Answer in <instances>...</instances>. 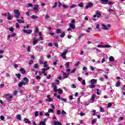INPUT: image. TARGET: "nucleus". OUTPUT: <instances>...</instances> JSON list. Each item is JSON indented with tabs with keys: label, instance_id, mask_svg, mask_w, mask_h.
<instances>
[{
	"label": "nucleus",
	"instance_id": "obj_1",
	"mask_svg": "<svg viewBox=\"0 0 125 125\" xmlns=\"http://www.w3.org/2000/svg\"><path fill=\"white\" fill-rule=\"evenodd\" d=\"M67 53H68V49H64L63 53L61 54V57H62L63 59H66V58H67L66 56Z\"/></svg>",
	"mask_w": 125,
	"mask_h": 125
},
{
	"label": "nucleus",
	"instance_id": "obj_2",
	"mask_svg": "<svg viewBox=\"0 0 125 125\" xmlns=\"http://www.w3.org/2000/svg\"><path fill=\"white\" fill-rule=\"evenodd\" d=\"M14 13H15V17L16 18H19V16H20L19 10L16 9L14 10Z\"/></svg>",
	"mask_w": 125,
	"mask_h": 125
},
{
	"label": "nucleus",
	"instance_id": "obj_3",
	"mask_svg": "<svg viewBox=\"0 0 125 125\" xmlns=\"http://www.w3.org/2000/svg\"><path fill=\"white\" fill-rule=\"evenodd\" d=\"M111 27V25L110 24H108L107 25L103 24L102 25V29L103 30H109V28Z\"/></svg>",
	"mask_w": 125,
	"mask_h": 125
},
{
	"label": "nucleus",
	"instance_id": "obj_4",
	"mask_svg": "<svg viewBox=\"0 0 125 125\" xmlns=\"http://www.w3.org/2000/svg\"><path fill=\"white\" fill-rule=\"evenodd\" d=\"M3 97H4V98H5V99H6V100H10V99L13 98V97H12V96H11V95H9V94L4 95L3 96Z\"/></svg>",
	"mask_w": 125,
	"mask_h": 125
},
{
	"label": "nucleus",
	"instance_id": "obj_5",
	"mask_svg": "<svg viewBox=\"0 0 125 125\" xmlns=\"http://www.w3.org/2000/svg\"><path fill=\"white\" fill-rule=\"evenodd\" d=\"M92 6H93V3L89 2L85 6V9H88V8H89L90 7H92Z\"/></svg>",
	"mask_w": 125,
	"mask_h": 125
},
{
	"label": "nucleus",
	"instance_id": "obj_6",
	"mask_svg": "<svg viewBox=\"0 0 125 125\" xmlns=\"http://www.w3.org/2000/svg\"><path fill=\"white\" fill-rule=\"evenodd\" d=\"M23 81L24 82V83H25V85H27L29 83V79L27 78V77L23 78Z\"/></svg>",
	"mask_w": 125,
	"mask_h": 125
},
{
	"label": "nucleus",
	"instance_id": "obj_7",
	"mask_svg": "<svg viewBox=\"0 0 125 125\" xmlns=\"http://www.w3.org/2000/svg\"><path fill=\"white\" fill-rule=\"evenodd\" d=\"M13 15H10V13H8L7 19L8 20H12L13 19Z\"/></svg>",
	"mask_w": 125,
	"mask_h": 125
},
{
	"label": "nucleus",
	"instance_id": "obj_8",
	"mask_svg": "<svg viewBox=\"0 0 125 125\" xmlns=\"http://www.w3.org/2000/svg\"><path fill=\"white\" fill-rule=\"evenodd\" d=\"M96 95L95 94L92 95L90 100L91 101V103H94L95 101V97H96Z\"/></svg>",
	"mask_w": 125,
	"mask_h": 125
},
{
	"label": "nucleus",
	"instance_id": "obj_9",
	"mask_svg": "<svg viewBox=\"0 0 125 125\" xmlns=\"http://www.w3.org/2000/svg\"><path fill=\"white\" fill-rule=\"evenodd\" d=\"M108 1L109 0H100V2L101 3H102V4H107Z\"/></svg>",
	"mask_w": 125,
	"mask_h": 125
},
{
	"label": "nucleus",
	"instance_id": "obj_10",
	"mask_svg": "<svg viewBox=\"0 0 125 125\" xmlns=\"http://www.w3.org/2000/svg\"><path fill=\"white\" fill-rule=\"evenodd\" d=\"M22 31L25 34H31L32 32H33L32 30H28L27 31V30L23 29Z\"/></svg>",
	"mask_w": 125,
	"mask_h": 125
},
{
	"label": "nucleus",
	"instance_id": "obj_11",
	"mask_svg": "<svg viewBox=\"0 0 125 125\" xmlns=\"http://www.w3.org/2000/svg\"><path fill=\"white\" fill-rule=\"evenodd\" d=\"M23 85H26V84L24 83V81L20 82L18 83L19 87H21L22 86H23Z\"/></svg>",
	"mask_w": 125,
	"mask_h": 125
},
{
	"label": "nucleus",
	"instance_id": "obj_12",
	"mask_svg": "<svg viewBox=\"0 0 125 125\" xmlns=\"http://www.w3.org/2000/svg\"><path fill=\"white\" fill-rule=\"evenodd\" d=\"M97 47H103V48H105V47L109 48V47H111V46H110V45H106L105 46H103L102 45L98 44L97 46Z\"/></svg>",
	"mask_w": 125,
	"mask_h": 125
},
{
	"label": "nucleus",
	"instance_id": "obj_13",
	"mask_svg": "<svg viewBox=\"0 0 125 125\" xmlns=\"http://www.w3.org/2000/svg\"><path fill=\"white\" fill-rule=\"evenodd\" d=\"M96 15H97V17L98 18H100L101 17V14L99 13V11L97 10L95 12Z\"/></svg>",
	"mask_w": 125,
	"mask_h": 125
},
{
	"label": "nucleus",
	"instance_id": "obj_14",
	"mask_svg": "<svg viewBox=\"0 0 125 125\" xmlns=\"http://www.w3.org/2000/svg\"><path fill=\"white\" fill-rule=\"evenodd\" d=\"M91 84H94V83H97V80L95 79H92L90 81Z\"/></svg>",
	"mask_w": 125,
	"mask_h": 125
},
{
	"label": "nucleus",
	"instance_id": "obj_15",
	"mask_svg": "<svg viewBox=\"0 0 125 125\" xmlns=\"http://www.w3.org/2000/svg\"><path fill=\"white\" fill-rule=\"evenodd\" d=\"M69 26L71 29H73V30H75V29H76V25L73 23H69Z\"/></svg>",
	"mask_w": 125,
	"mask_h": 125
},
{
	"label": "nucleus",
	"instance_id": "obj_16",
	"mask_svg": "<svg viewBox=\"0 0 125 125\" xmlns=\"http://www.w3.org/2000/svg\"><path fill=\"white\" fill-rule=\"evenodd\" d=\"M24 122L25 124H31V121H30V120H29V119L27 118H24Z\"/></svg>",
	"mask_w": 125,
	"mask_h": 125
},
{
	"label": "nucleus",
	"instance_id": "obj_17",
	"mask_svg": "<svg viewBox=\"0 0 125 125\" xmlns=\"http://www.w3.org/2000/svg\"><path fill=\"white\" fill-rule=\"evenodd\" d=\"M54 125H62L61 123H60L59 121H54Z\"/></svg>",
	"mask_w": 125,
	"mask_h": 125
},
{
	"label": "nucleus",
	"instance_id": "obj_18",
	"mask_svg": "<svg viewBox=\"0 0 125 125\" xmlns=\"http://www.w3.org/2000/svg\"><path fill=\"white\" fill-rule=\"evenodd\" d=\"M47 70H49V67L46 68H42V73L43 74H44V73H45V71H47Z\"/></svg>",
	"mask_w": 125,
	"mask_h": 125
},
{
	"label": "nucleus",
	"instance_id": "obj_19",
	"mask_svg": "<svg viewBox=\"0 0 125 125\" xmlns=\"http://www.w3.org/2000/svg\"><path fill=\"white\" fill-rule=\"evenodd\" d=\"M20 71L21 72V74H23V75L26 74V71L24 70V68H21Z\"/></svg>",
	"mask_w": 125,
	"mask_h": 125
},
{
	"label": "nucleus",
	"instance_id": "obj_20",
	"mask_svg": "<svg viewBox=\"0 0 125 125\" xmlns=\"http://www.w3.org/2000/svg\"><path fill=\"white\" fill-rule=\"evenodd\" d=\"M109 60L110 62H114V61H115V59H114V57H113V56H110L109 58Z\"/></svg>",
	"mask_w": 125,
	"mask_h": 125
},
{
	"label": "nucleus",
	"instance_id": "obj_21",
	"mask_svg": "<svg viewBox=\"0 0 125 125\" xmlns=\"http://www.w3.org/2000/svg\"><path fill=\"white\" fill-rule=\"evenodd\" d=\"M39 41H40V39H37V40H35L33 41V44H34V45L37 44V43H38V42H39Z\"/></svg>",
	"mask_w": 125,
	"mask_h": 125
},
{
	"label": "nucleus",
	"instance_id": "obj_22",
	"mask_svg": "<svg viewBox=\"0 0 125 125\" xmlns=\"http://www.w3.org/2000/svg\"><path fill=\"white\" fill-rule=\"evenodd\" d=\"M39 35L40 36L39 41H42L43 40V38H42V33L39 32Z\"/></svg>",
	"mask_w": 125,
	"mask_h": 125
},
{
	"label": "nucleus",
	"instance_id": "obj_23",
	"mask_svg": "<svg viewBox=\"0 0 125 125\" xmlns=\"http://www.w3.org/2000/svg\"><path fill=\"white\" fill-rule=\"evenodd\" d=\"M17 21L19 22V23H24V21H22L20 19L17 18Z\"/></svg>",
	"mask_w": 125,
	"mask_h": 125
},
{
	"label": "nucleus",
	"instance_id": "obj_24",
	"mask_svg": "<svg viewBox=\"0 0 125 125\" xmlns=\"http://www.w3.org/2000/svg\"><path fill=\"white\" fill-rule=\"evenodd\" d=\"M63 77L64 79H67L68 78V75L65 72H63Z\"/></svg>",
	"mask_w": 125,
	"mask_h": 125
},
{
	"label": "nucleus",
	"instance_id": "obj_25",
	"mask_svg": "<svg viewBox=\"0 0 125 125\" xmlns=\"http://www.w3.org/2000/svg\"><path fill=\"white\" fill-rule=\"evenodd\" d=\"M16 118L18 120H19V121H21V115L18 114L16 116Z\"/></svg>",
	"mask_w": 125,
	"mask_h": 125
},
{
	"label": "nucleus",
	"instance_id": "obj_26",
	"mask_svg": "<svg viewBox=\"0 0 125 125\" xmlns=\"http://www.w3.org/2000/svg\"><path fill=\"white\" fill-rule=\"evenodd\" d=\"M62 7H63V8H64V9H67V8H69V6H68L67 5H66L65 4H63Z\"/></svg>",
	"mask_w": 125,
	"mask_h": 125
},
{
	"label": "nucleus",
	"instance_id": "obj_27",
	"mask_svg": "<svg viewBox=\"0 0 125 125\" xmlns=\"http://www.w3.org/2000/svg\"><path fill=\"white\" fill-rule=\"evenodd\" d=\"M56 33L57 34H61V33H62V31H61V29H57Z\"/></svg>",
	"mask_w": 125,
	"mask_h": 125
},
{
	"label": "nucleus",
	"instance_id": "obj_28",
	"mask_svg": "<svg viewBox=\"0 0 125 125\" xmlns=\"http://www.w3.org/2000/svg\"><path fill=\"white\" fill-rule=\"evenodd\" d=\"M39 65L38 63L35 64L34 65V67L35 68V69H39Z\"/></svg>",
	"mask_w": 125,
	"mask_h": 125
},
{
	"label": "nucleus",
	"instance_id": "obj_29",
	"mask_svg": "<svg viewBox=\"0 0 125 125\" xmlns=\"http://www.w3.org/2000/svg\"><path fill=\"white\" fill-rule=\"evenodd\" d=\"M27 51L28 52H31V46L29 45L28 47L26 48Z\"/></svg>",
	"mask_w": 125,
	"mask_h": 125
},
{
	"label": "nucleus",
	"instance_id": "obj_30",
	"mask_svg": "<svg viewBox=\"0 0 125 125\" xmlns=\"http://www.w3.org/2000/svg\"><path fill=\"white\" fill-rule=\"evenodd\" d=\"M121 85V82H117L115 84V86H117V87H119Z\"/></svg>",
	"mask_w": 125,
	"mask_h": 125
},
{
	"label": "nucleus",
	"instance_id": "obj_31",
	"mask_svg": "<svg viewBox=\"0 0 125 125\" xmlns=\"http://www.w3.org/2000/svg\"><path fill=\"white\" fill-rule=\"evenodd\" d=\"M53 44L54 45H55V46H56V47H57V48H58V46H59V45H58V43L56 42H54Z\"/></svg>",
	"mask_w": 125,
	"mask_h": 125
},
{
	"label": "nucleus",
	"instance_id": "obj_32",
	"mask_svg": "<svg viewBox=\"0 0 125 125\" xmlns=\"http://www.w3.org/2000/svg\"><path fill=\"white\" fill-rule=\"evenodd\" d=\"M65 65H66L65 68H66L67 69L69 68L70 67V62H66Z\"/></svg>",
	"mask_w": 125,
	"mask_h": 125
},
{
	"label": "nucleus",
	"instance_id": "obj_33",
	"mask_svg": "<svg viewBox=\"0 0 125 125\" xmlns=\"http://www.w3.org/2000/svg\"><path fill=\"white\" fill-rule=\"evenodd\" d=\"M58 91H59V94H62V93H63V90L61 88L58 89Z\"/></svg>",
	"mask_w": 125,
	"mask_h": 125
},
{
	"label": "nucleus",
	"instance_id": "obj_34",
	"mask_svg": "<svg viewBox=\"0 0 125 125\" xmlns=\"http://www.w3.org/2000/svg\"><path fill=\"white\" fill-rule=\"evenodd\" d=\"M100 112H101L102 113H104V112H105V110L104 109H103V107H100Z\"/></svg>",
	"mask_w": 125,
	"mask_h": 125
},
{
	"label": "nucleus",
	"instance_id": "obj_35",
	"mask_svg": "<svg viewBox=\"0 0 125 125\" xmlns=\"http://www.w3.org/2000/svg\"><path fill=\"white\" fill-rule=\"evenodd\" d=\"M89 87H90V88H94V87H95V85L91 84V85H89Z\"/></svg>",
	"mask_w": 125,
	"mask_h": 125
},
{
	"label": "nucleus",
	"instance_id": "obj_36",
	"mask_svg": "<svg viewBox=\"0 0 125 125\" xmlns=\"http://www.w3.org/2000/svg\"><path fill=\"white\" fill-rule=\"evenodd\" d=\"M33 10H34L35 13H38L39 12V8H33Z\"/></svg>",
	"mask_w": 125,
	"mask_h": 125
},
{
	"label": "nucleus",
	"instance_id": "obj_37",
	"mask_svg": "<svg viewBox=\"0 0 125 125\" xmlns=\"http://www.w3.org/2000/svg\"><path fill=\"white\" fill-rule=\"evenodd\" d=\"M78 6H79V7H83V3L81 2L78 4Z\"/></svg>",
	"mask_w": 125,
	"mask_h": 125
},
{
	"label": "nucleus",
	"instance_id": "obj_38",
	"mask_svg": "<svg viewBox=\"0 0 125 125\" xmlns=\"http://www.w3.org/2000/svg\"><path fill=\"white\" fill-rule=\"evenodd\" d=\"M16 76H17V78H19V80H20V78H21V74H20V73L16 74Z\"/></svg>",
	"mask_w": 125,
	"mask_h": 125
},
{
	"label": "nucleus",
	"instance_id": "obj_39",
	"mask_svg": "<svg viewBox=\"0 0 125 125\" xmlns=\"http://www.w3.org/2000/svg\"><path fill=\"white\" fill-rule=\"evenodd\" d=\"M62 116H64L65 115H67V113H66V112H65V111L64 110H62Z\"/></svg>",
	"mask_w": 125,
	"mask_h": 125
},
{
	"label": "nucleus",
	"instance_id": "obj_40",
	"mask_svg": "<svg viewBox=\"0 0 125 125\" xmlns=\"http://www.w3.org/2000/svg\"><path fill=\"white\" fill-rule=\"evenodd\" d=\"M31 18L32 19H36V18H38V16H35V15H32L31 17Z\"/></svg>",
	"mask_w": 125,
	"mask_h": 125
},
{
	"label": "nucleus",
	"instance_id": "obj_41",
	"mask_svg": "<svg viewBox=\"0 0 125 125\" xmlns=\"http://www.w3.org/2000/svg\"><path fill=\"white\" fill-rule=\"evenodd\" d=\"M57 7V2H55L54 5L52 6V8H56Z\"/></svg>",
	"mask_w": 125,
	"mask_h": 125
},
{
	"label": "nucleus",
	"instance_id": "obj_42",
	"mask_svg": "<svg viewBox=\"0 0 125 125\" xmlns=\"http://www.w3.org/2000/svg\"><path fill=\"white\" fill-rule=\"evenodd\" d=\"M77 7V5L76 4H73L71 6H70V8L72 9V8H75V7Z\"/></svg>",
	"mask_w": 125,
	"mask_h": 125
},
{
	"label": "nucleus",
	"instance_id": "obj_43",
	"mask_svg": "<svg viewBox=\"0 0 125 125\" xmlns=\"http://www.w3.org/2000/svg\"><path fill=\"white\" fill-rule=\"evenodd\" d=\"M108 4H109L110 5H113V4H114L115 3V2L114 1H110V2H108Z\"/></svg>",
	"mask_w": 125,
	"mask_h": 125
},
{
	"label": "nucleus",
	"instance_id": "obj_44",
	"mask_svg": "<svg viewBox=\"0 0 125 125\" xmlns=\"http://www.w3.org/2000/svg\"><path fill=\"white\" fill-rule=\"evenodd\" d=\"M16 27L18 29H20V26L19 25V23H18V22L16 23Z\"/></svg>",
	"mask_w": 125,
	"mask_h": 125
},
{
	"label": "nucleus",
	"instance_id": "obj_45",
	"mask_svg": "<svg viewBox=\"0 0 125 125\" xmlns=\"http://www.w3.org/2000/svg\"><path fill=\"white\" fill-rule=\"evenodd\" d=\"M54 112V110L51 108H50L48 109V113H53Z\"/></svg>",
	"mask_w": 125,
	"mask_h": 125
},
{
	"label": "nucleus",
	"instance_id": "obj_46",
	"mask_svg": "<svg viewBox=\"0 0 125 125\" xmlns=\"http://www.w3.org/2000/svg\"><path fill=\"white\" fill-rule=\"evenodd\" d=\"M57 115H61V110H57Z\"/></svg>",
	"mask_w": 125,
	"mask_h": 125
},
{
	"label": "nucleus",
	"instance_id": "obj_47",
	"mask_svg": "<svg viewBox=\"0 0 125 125\" xmlns=\"http://www.w3.org/2000/svg\"><path fill=\"white\" fill-rule=\"evenodd\" d=\"M18 92V91H17V90H15L13 92V95H14L15 96L17 95Z\"/></svg>",
	"mask_w": 125,
	"mask_h": 125
},
{
	"label": "nucleus",
	"instance_id": "obj_48",
	"mask_svg": "<svg viewBox=\"0 0 125 125\" xmlns=\"http://www.w3.org/2000/svg\"><path fill=\"white\" fill-rule=\"evenodd\" d=\"M62 6H63V4L61 3L60 1H59V3H58V6H59V7H61Z\"/></svg>",
	"mask_w": 125,
	"mask_h": 125
},
{
	"label": "nucleus",
	"instance_id": "obj_49",
	"mask_svg": "<svg viewBox=\"0 0 125 125\" xmlns=\"http://www.w3.org/2000/svg\"><path fill=\"white\" fill-rule=\"evenodd\" d=\"M106 74H109L110 70L108 68H105Z\"/></svg>",
	"mask_w": 125,
	"mask_h": 125
},
{
	"label": "nucleus",
	"instance_id": "obj_50",
	"mask_svg": "<svg viewBox=\"0 0 125 125\" xmlns=\"http://www.w3.org/2000/svg\"><path fill=\"white\" fill-rule=\"evenodd\" d=\"M71 87L72 88H77V86H76V84H72L71 85Z\"/></svg>",
	"mask_w": 125,
	"mask_h": 125
},
{
	"label": "nucleus",
	"instance_id": "obj_51",
	"mask_svg": "<svg viewBox=\"0 0 125 125\" xmlns=\"http://www.w3.org/2000/svg\"><path fill=\"white\" fill-rule=\"evenodd\" d=\"M53 100L51 98H49L48 99H47L46 101H47L48 102H51V101H52Z\"/></svg>",
	"mask_w": 125,
	"mask_h": 125
},
{
	"label": "nucleus",
	"instance_id": "obj_52",
	"mask_svg": "<svg viewBox=\"0 0 125 125\" xmlns=\"http://www.w3.org/2000/svg\"><path fill=\"white\" fill-rule=\"evenodd\" d=\"M65 37V32H62L61 35V38H64Z\"/></svg>",
	"mask_w": 125,
	"mask_h": 125
},
{
	"label": "nucleus",
	"instance_id": "obj_53",
	"mask_svg": "<svg viewBox=\"0 0 125 125\" xmlns=\"http://www.w3.org/2000/svg\"><path fill=\"white\" fill-rule=\"evenodd\" d=\"M96 119H94L92 121V125H93V124H95V123H96Z\"/></svg>",
	"mask_w": 125,
	"mask_h": 125
},
{
	"label": "nucleus",
	"instance_id": "obj_54",
	"mask_svg": "<svg viewBox=\"0 0 125 125\" xmlns=\"http://www.w3.org/2000/svg\"><path fill=\"white\" fill-rule=\"evenodd\" d=\"M99 71H98V73H102V72H104V70L103 69H98Z\"/></svg>",
	"mask_w": 125,
	"mask_h": 125
},
{
	"label": "nucleus",
	"instance_id": "obj_55",
	"mask_svg": "<svg viewBox=\"0 0 125 125\" xmlns=\"http://www.w3.org/2000/svg\"><path fill=\"white\" fill-rule=\"evenodd\" d=\"M77 70V68H74L73 70H72L71 71V73L72 74H74L75 73V72H76V70Z\"/></svg>",
	"mask_w": 125,
	"mask_h": 125
},
{
	"label": "nucleus",
	"instance_id": "obj_56",
	"mask_svg": "<svg viewBox=\"0 0 125 125\" xmlns=\"http://www.w3.org/2000/svg\"><path fill=\"white\" fill-rule=\"evenodd\" d=\"M38 33H39V28L37 27L35 29V34H38Z\"/></svg>",
	"mask_w": 125,
	"mask_h": 125
},
{
	"label": "nucleus",
	"instance_id": "obj_57",
	"mask_svg": "<svg viewBox=\"0 0 125 125\" xmlns=\"http://www.w3.org/2000/svg\"><path fill=\"white\" fill-rule=\"evenodd\" d=\"M0 118L1 121H3L4 120V116L1 115L0 116Z\"/></svg>",
	"mask_w": 125,
	"mask_h": 125
},
{
	"label": "nucleus",
	"instance_id": "obj_58",
	"mask_svg": "<svg viewBox=\"0 0 125 125\" xmlns=\"http://www.w3.org/2000/svg\"><path fill=\"white\" fill-rule=\"evenodd\" d=\"M27 5L28 7H33V4L32 3H28Z\"/></svg>",
	"mask_w": 125,
	"mask_h": 125
},
{
	"label": "nucleus",
	"instance_id": "obj_59",
	"mask_svg": "<svg viewBox=\"0 0 125 125\" xmlns=\"http://www.w3.org/2000/svg\"><path fill=\"white\" fill-rule=\"evenodd\" d=\"M92 112H93V116H95V114L96 113V110L94 109L92 110Z\"/></svg>",
	"mask_w": 125,
	"mask_h": 125
},
{
	"label": "nucleus",
	"instance_id": "obj_60",
	"mask_svg": "<svg viewBox=\"0 0 125 125\" xmlns=\"http://www.w3.org/2000/svg\"><path fill=\"white\" fill-rule=\"evenodd\" d=\"M81 62H80V61H78V62H77L76 63H75V66H79V65H80V63Z\"/></svg>",
	"mask_w": 125,
	"mask_h": 125
},
{
	"label": "nucleus",
	"instance_id": "obj_61",
	"mask_svg": "<svg viewBox=\"0 0 125 125\" xmlns=\"http://www.w3.org/2000/svg\"><path fill=\"white\" fill-rule=\"evenodd\" d=\"M35 117H38V116H39V112H38V111L35 112Z\"/></svg>",
	"mask_w": 125,
	"mask_h": 125
},
{
	"label": "nucleus",
	"instance_id": "obj_62",
	"mask_svg": "<svg viewBox=\"0 0 125 125\" xmlns=\"http://www.w3.org/2000/svg\"><path fill=\"white\" fill-rule=\"evenodd\" d=\"M61 100L62 101H64V102H66L67 101V100H66V99H64V98H61Z\"/></svg>",
	"mask_w": 125,
	"mask_h": 125
},
{
	"label": "nucleus",
	"instance_id": "obj_63",
	"mask_svg": "<svg viewBox=\"0 0 125 125\" xmlns=\"http://www.w3.org/2000/svg\"><path fill=\"white\" fill-rule=\"evenodd\" d=\"M53 37H54V39H58V35L56 34V35H54Z\"/></svg>",
	"mask_w": 125,
	"mask_h": 125
},
{
	"label": "nucleus",
	"instance_id": "obj_64",
	"mask_svg": "<svg viewBox=\"0 0 125 125\" xmlns=\"http://www.w3.org/2000/svg\"><path fill=\"white\" fill-rule=\"evenodd\" d=\"M40 125H45V122H41L40 123Z\"/></svg>",
	"mask_w": 125,
	"mask_h": 125
}]
</instances>
